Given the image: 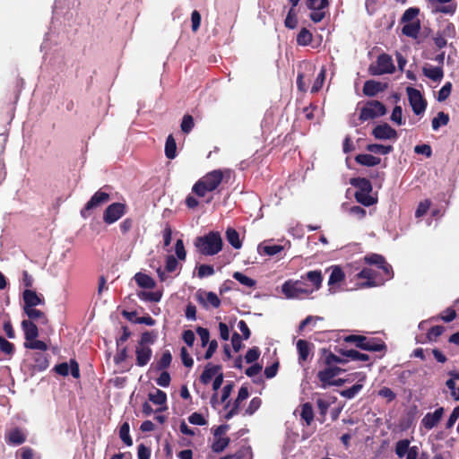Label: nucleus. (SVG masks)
I'll return each mask as SVG.
<instances>
[{
  "mask_svg": "<svg viewBox=\"0 0 459 459\" xmlns=\"http://www.w3.org/2000/svg\"><path fill=\"white\" fill-rule=\"evenodd\" d=\"M137 285L143 289H153L156 286L155 281L146 273H137L134 277Z\"/></svg>",
  "mask_w": 459,
  "mask_h": 459,
  "instance_id": "nucleus-33",
  "label": "nucleus"
},
{
  "mask_svg": "<svg viewBox=\"0 0 459 459\" xmlns=\"http://www.w3.org/2000/svg\"><path fill=\"white\" fill-rule=\"evenodd\" d=\"M247 457V459H253V452L251 446H242L236 453L232 455H228L220 459H243Z\"/></svg>",
  "mask_w": 459,
  "mask_h": 459,
  "instance_id": "nucleus-36",
  "label": "nucleus"
},
{
  "mask_svg": "<svg viewBox=\"0 0 459 459\" xmlns=\"http://www.w3.org/2000/svg\"><path fill=\"white\" fill-rule=\"evenodd\" d=\"M323 368L319 370L316 374L317 379L320 381V386L322 388H327L331 386V381L339 376L344 369L341 368L338 366H322Z\"/></svg>",
  "mask_w": 459,
  "mask_h": 459,
  "instance_id": "nucleus-9",
  "label": "nucleus"
},
{
  "mask_svg": "<svg viewBox=\"0 0 459 459\" xmlns=\"http://www.w3.org/2000/svg\"><path fill=\"white\" fill-rule=\"evenodd\" d=\"M354 160L358 164L366 167H375L381 162V159L379 157L372 154H358L355 156Z\"/></svg>",
  "mask_w": 459,
  "mask_h": 459,
  "instance_id": "nucleus-31",
  "label": "nucleus"
},
{
  "mask_svg": "<svg viewBox=\"0 0 459 459\" xmlns=\"http://www.w3.org/2000/svg\"><path fill=\"white\" fill-rule=\"evenodd\" d=\"M221 369V366L220 365H212L211 363L207 364L200 376V381L204 385H208L212 377L220 373Z\"/></svg>",
  "mask_w": 459,
  "mask_h": 459,
  "instance_id": "nucleus-25",
  "label": "nucleus"
},
{
  "mask_svg": "<svg viewBox=\"0 0 459 459\" xmlns=\"http://www.w3.org/2000/svg\"><path fill=\"white\" fill-rule=\"evenodd\" d=\"M329 0H306V6L311 11L309 18L315 23L322 22L329 7Z\"/></svg>",
  "mask_w": 459,
  "mask_h": 459,
  "instance_id": "nucleus-5",
  "label": "nucleus"
},
{
  "mask_svg": "<svg viewBox=\"0 0 459 459\" xmlns=\"http://www.w3.org/2000/svg\"><path fill=\"white\" fill-rule=\"evenodd\" d=\"M445 331V327L442 325L432 326L427 333V339L429 342H436Z\"/></svg>",
  "mask_w": 459,
  "mask_h": 459,
  "instance_id": "nucleus-61",
  "label": "nucleus"
},
{
  "mask_svg": "<svg viewBox=\"0 0 459 459\" xmlns=\"http://www.w3.org/2000/svg\"><path fill=\"white\" fill-rule=\"evenodd\" d=\"M136 355V365L139 367H144L150 361L152 351L147 346L138 345L135 349Z\"/></svg>",
  "mask_w": 459,
  "mask_h": 459,
  "instance_id": "nucleus-24",
  "label": "nucleus"
},
{
  "mask_svg": "<svg viewBox=\"0 0 459 459\" xmlns=\"http://www.w3.org/2000/svg\"><path fill=\"white\" fill-rule=\"evenodd\" d=\"M23 309L35 307L39 305L45 304V299L41 294H38L35 290L27 289L22 292Z\"/></svg>",
  "mask_w": 459,
  "mask_h": 459,
  "instance_id": "nucleus-15",
  "label": "nucleus"
},
{
  "mask_svg": "<svg viewBox=\"0 0 459 459\" xmlns=\"http://www.w3.org/2000/svg\"><path fill=\"white\" fill-rule=\"evenodd\" d=\"M198 300L200 303H202L204 306H206V301L211 304V306L214 308H218L221 306V300L218 298V296L212 292L209 291L206 293V300H204L202 297H199Z\"/></svg>",
  "mask_w": 459,
  "mask_h": 459,
  "instance_id": "nucleus-55",
  "label": "nucleus"
},
{
  "mask_svg": "<svg viewBox=\"0 0 459 459\" xmlns=\"http://www.w3.org/2000/svg\"><path fill=\"white\" fill-rule=\"evenodd\" d=\"M138 297L142 300H146V301H150V302H159L162 297V293L160 291H152V292L141 291L138 294Z\"/></svg>",
  "mask_w": 459,
  "mask_h": 459,
  "instance_id": "nucleus-57",
  "label": "nucleus"
},
{
  "mask_svg": "<svg viewBox=\"0 0 459 459\" xmlns=\"http://www.w3.org/2000/svg\"><path fill=\"white\" fill-rule=\"evenodd\" d=\"M336 352L346 357L351 360H360V361H368L369 360V356L366 353H361L356 350H346L342 348H339L335 350Z\"/></svg>",
  "mask_w": 459,
  "mask_h": 459,
  "instance_id": "nucleus-27",
  "label": "nucleus"
},
{
  "mask_svg": "<svg viewBox=\"0 0 459 459\" xmlns=\"http://www.w3.org/2000/svg\"><path fill=\"white\" fill-rule=\"evenodd\" d=\"M410 105L415 115L422 114L427 108V100L423 98L420 91L412 87L406 89Z\"/></svg>",
  "mask_w": 459,
  "mask_h": 459,
  "instance_id": "nucleus-8",
  "label": "nucleus"
},
{
  "mask_svg": "<svg viewBox=\"0 0 459 459\" xmlns=\"http://www.w3.org/2000/svg\"><path fill=\"white\" fill-rule=\"evenodd\" d=\"M165 155L169 160H172L177 156V143L172 134H169L166 139Z\"/></svg>",
  "mask_w": 459,
  "mask_h": 459,
  "instance_id": "nucleus-37",
  "label": "nucleus"
},
{
  "mask_svg": "<svg viewBox=\"0 0 459 459\" xmlns=\"http://www.w3.org/2000/svg\"><path fill=\"white\" fill-rule=\"evenodd\" d=\"M395 71L392 56L386 53L380 54L376 64H371L368 72L371 75H382L385 74H393Z\"/></svg>",
  "mask_w": 459,
  "mask_h": 459,
  "instance_id": "nucleus-4",
  "label": "nucleus"
},
{
  "mask_svg": "<svg viewBox=\"0 0 459 459\" xmlns=\"http://www.w3.org/2000/svg\"><path fill=\"white\" fill-rule=\"evenodd\" d=\"M420 9L417 7L408 8L401 18V22H412L413 20L419 15Z\"/></svg>",
  "mask_w": 459,
  "mask_h": 459,
  "instance_id": "nucleus-59",
  "label": "nucleus"
},
{
  "mask_svg": "<svg viewBox=\"0 0 459 459\" xmlns=\"http://www.w3.org/2000/svg\"><path fill=\"white\" fill-rule=\"evenodd\" d=\"M452 91V83L450 82H446L442 88L439 90L437 94V100L439 102H443L450 96Z\"/></svg>",
  "mask_w": 459,
  "mask_h": 459,
  "instance_id": "nucleus-62",
  "label": "nucleus"
},
{
  "mask_svg": "<svg viewBox=\"0 0 459 459\" xmlns=\"http://www.w3.org/2000/svg\"><path fill=\"white\" fill-rule=\"evenodd\" d=\"M32 368L34 371L41 372L49 366V356L45 352H35L32 354Z\"/></svg>",
  "mask_w": 459,
  "mask_h": 459,
  "instance_id": "nucleus-21",
  "label": "nucleus"
},
{
  "mask_svg": "<svg viewBox=\"0 0 459 459\" xmlns=\"http://www.w3.org/2000/svg\"><path fill=\"white\" fill-rule=\"evenodd\" d=\"M405 23L406 24H404L402 29L403 34L407 37L412 38V39H417L418 35L420 33V20H416L412 22H405Z\"/></svg>",
  "mask_w": 459,
  "mask_h": 459,
  "instance_id": "nucleus-34",
  "label": "nucleus"
},
{
  "mask_svg": "<svg viewBox=\"0 0 459 459\" xmlns=\"http://www.w3.org/2000/svg\"><path fill=\"white\" fill-rule=\"evenodd\" d=\"M351 185L357 188L356 192L370 194L372 191L371 182L366 178H353L351 179Z\"/></svg>",
  "mask_w": 459,
  "mask_h": 459,
  "instance_id": "nucleus-28",
  "label": "nucleus"
},
{
  "mask_svg": "<svg viewBox=\"0 0 459 459\" xmlns=\"http://www.w3.org/2000/svg\"><path fill=\"white\" fill-rule=\"evenodd\" d=\"M354 196L356 201L364 206H371L377 203V198H374L369 194L355 192Z\"/></svg>",
  "mask_w": 459,
  "mask_h": 459,
  "instance_id": "nucleus-46",
  "label": "nucleus"
},
{
  "mask_svg": "<svg viewBox=\"0 0 459 459\" xmlns=\"http://www.w3.org/2000/svg\"><path fill=\"white\" fill-rule=\"evenodd\" d=\"M24 347L26 349L30 350H39L41 351H46L48 350V345L45 342L33 339V341H29L24 342Z\"/></svg>",
  "mask_w": 459,
  "mask_h": 459,
  "instance_id": "nucleus-60",
  "label": "nucleus"
},
{
  "mask_svg": "<svg viewBox=\"0 0 459 459\" xmlns=\"http://www.w3.org/2000/svg\"><path fill=\"white\" fill-rule=\"evenodd\" d=\"M110 200L109 194L101 190L97 191L91 199L86 203L84 207L81 210V216L84 219L91 215V211L96 209Z\"/></svg>",
  "mask_w": 459,
  "mask_h": 459,
  "instance_id": "nucleus-6",
  "label": "nucleus"
},
{
  "mask_svg": "<svg viewBox=\"0 0 459 459\" xmlns=\"http://www.w3.org/2000/svg\"><path fill=\"white\" fill-rule=\"evenodd\" d=\"M295 8L296 7H290L284 21L285 27L290 30L295 29L298 25V19Z\"/></svg>",
  "mask_w": 459,
  "mask_h": 459,
  "instance_id": "nucleus-53",
  "label": "nucleus"
},
{
  "mask_svg": "<svg viewBox=\"0 0 459 459\" xmlns=\"http://www.w3.org/2000/svg\"><path fill=\"white\" fill-rule=\"evenodd\" d=\"M386 108L379 100L367 101L364 107L360 109L359 119L361 122L375 119L378 117L385 115Z\"/></svg>",
  "mask_w": 459,
  "mask_h": 459,
  "instance_id": "nucleus-3",
  "label": "nucleus"
},
{
  "mask_svg": "<svg viewBox=\"0 0 459 459\" xmlns=\"http://www.w3.org/2000/svg\"><path fill=\"white\" fill-rule=\"evenodd\" d=\"M372 134L376 139L378 140H395L398 137L396 130L391 127V126L387 123L375 126L372 130Z\"/></svg>",
  "mask_w": 459,
  "mask_h": 459,
  "instance_id": "nucleus-12",
  "label": "nucleus"
},
{
  "mask_svg": "<svg viewBox=\"0 0 459 459\" xmlns=\"http://www.w3.org/2000/svg\"><path fill=\"white\" fill-rule=\"evenodd\" d=\"M359 279H366L367 281L362 283L363 287H375L381 283L377 279V272L371 268H363L358 274Z\"/></svg>",
  "mask_w": 459,
  "mask_h": 459,
  "instance_id": "nucleus-19",
  "label": "nucleus"
},
{
  "mask_svg": "<svg viewBox=\"0 0 459 459\" xmlns=\"http://www.w3.org/2000/svg\"><path fill=\"white\" fill-rule=\"evenodd\" d=\"M148 398L154 404L163 405L167 402V394L165 392L156 389L155 393H150Z\"/></svg>",
  "mask_w": 459,
  "mask_h": 459,
  "instance_id": "nucleus-50",
  "label": "nucleus"
},
{
  "mask_svg": "<svg viewBox=\"0 0 459 459\" xmlns=\"http://www.w3.org/2000/svg\"><path fill=\"white\" fill-rule=\"evenodd\" d=\"M171 361H172L171 353L169 351L167 350L162 353L160 359L156 362L154 368L157 371L164 370L170 366Z\"/></svg>",
  "mask_w": 459,
  "mask_h": 459,
  "instance_id": "nucleus-41",
  "label": "nucleus"
},
{
  "mask_svg": "<svg viewBox=\"0 0 459 459\" xmlns=\"http://www.w3.org/2000/svg\"><path fill=\"white\" fill-rule=\"evenodd\" d=\"M223 171L214 169L198 179L192 187V192L199 197H204L208 192L215 191L223 180Z\"/></svg>",
  "mask_w": 459,
  "mask_h": 459,
  "instance_id": "nucleus-1",
  "label": "nucleus"
},
{
  "mask_svg": "<svg viewBox=\"0 0 459 459\" xmlns=\"http://www.w3.org/2000/svg\"><path fill=\"white\" fill-rule=\"evenodd\" d=\"M365 262L368 264H374L381 269L386 279H391L394 275L392 266L385 261L382 255L370 254L365 256Z\"/></svg>",
  "mask_w": 459,
  "mask_h": 459,
  "instance_id": "nucleus-11",
  "label": "nucleus"
},
{
  "mask_svg": "<svg viewBox=\"0 0 459 459\" xmlns=\"http://www.w3.org/2000/svg\"><path fill=\"white\" fill-rule=\"evenodd\" d=\"M390 119L392 122L395 123L398 126H402L405 124V120L403 117V108L401 106H395L393 108Z\"/></svg>",
  "mask_w": 459,
  "mask_h": 459,
  "instance_id": "nucleus-58",
  "label": "nucleus"
},
{
  "mask_svg": "<svg viewBox=\"0 0 459 459\" xmlns=\"http://www.w3.org/2000/svg\"><path fill=\"white\" fill-rule=\"evenodd\" d=\"M195 122L193 117L189 114L184 115L180 125L181 131L188 134L193 130Z\"/></svg>",
  "mask_w": 459,
  "mask_h": 459,
  "instance_id": "nucleus-56",
  "label": "nucleus"
},
{
  "mask_svg": "<svg viewBox=\"0 0 459 459\" xmlns=\"http://www.w3.org/2000/svg\"><path fill=\"white\" fill-rule=\"evenodd\" d=\"M366 150L372 153L385 155L393 152L392 145H384L380 143H369L366 146Z\"/></svg>",
  "mask_w": 459,
  "mask_h": 459,
  "instance_id": "nucleus-39",
  "label": "nucleus"
},
{
  "mask_svg": "<svg viewBox=\"0 0 459 459\" xmlns=\"http://www.w3.org/2000/svg\"><path fill=\"white\" fill-rule=\"evenodd\" d=\"M301 419L306 421V424L309 426L314 420V411L311 403H306L301 407Z\"/></svg>",
  "mask_w": 459,
  "mask_h": 459,
  "instance_id": "nucleus-44",
  "label": "nucleus"
},
{
  "mask_svg": "<svg viewBox=\"0 0 459 459\" xmlns=\"http://www.w3.org/2000/svg\"><path fill=\"white\" fill-rule=\"evenodd\" d=\"M409 439H401L395 444V454L399 458H403L411 449Z\"/></svg>",
  "mask_w": 459,
  "mask_h": 459,
  "instance_id": "nucleus-45",
  "label": "nucleus"
},
{
  "mask_svg": "<svg viewBox=\"0 0 459 459\" xmlns=\"http://www.w3.org/2000/svg\"><path fill=\"white\" fill-rule=\"evenodd\" d=\"M325 75H326V69L325 66H323L312 85L311 93H316L322 89L325 80Z\"/></svg>",
  "mask_w": 459,
  "mask_h": 459,
  "instance_id": "nucleus-47",
  "label": "nucleus"
},
{
  "mask_svg": "<svg viewBox=\"0 0 459 459\" xmlns=\"http://www.w3.org/2000/svg\"><path fill=\"white\" fill-rule=\"evenodd\" d=\"M359 349L368 351H382L386 350V345L381 339L366 337V341L359 345Z\"/></svg>",
  "mask_w": 459,
  "mask_h": 459,
  "instance_id": "nucleus-20",
  "label": "nucleus"
},
{
  "mask_svg": "<svg viewBox=\"0 0 459 459\" xmlns=\"http://www.w3.org/2000/svg\"><path fill=\"white\" fill-rule=\"evenodd\" d=\"M230 441V437H214V441L212 445V451L215 453L222 452L229 446Z\"/></svg>",
  "mask_w": 459,
  "mask_h": 459,
  "instance_id": "nucleus-48",
  "label": "nucleus"
},
{
  "mask_svg": "<svg viewBox=\"0 0 459 459\" xmlns=\"http://www.w3.org/2000/svg\"><path fill=\"white\" fill-rule=\"evenodd\" d=\"M158 338V333L156 331H145L141 335L139 345L145 346L147 344H153Z\"/></svg>",
  "mask_w": 459,
  "mask_h": 459,
  "instance_id": "nucleus-51",
  "label": "nucleus"
},
{
  "mask_svg": "<svg viewBox=\"0 0 459 459\" xmlns=\"http://www.w3.org/2000/svg\"><path fill=\"white\" fill-rule=\"evenodd\" d=\"M363 388V385L360 383H356L351 387L342 390L340 392L341 396L346 399L354 398Z\"/></svg>",
  "mask_w": 459,
  "mask_h": 459,
  "instance_id": "nucleus-49",
  "label": "nucleus"
},
{
  "mask_svg": "<svg viewBox=\"0 0 459 459\" xmlns=\"http://www.w3.org/2000/svg\"><path fill=\"white\" fill-rule=\"evenodd\" d=\"M423 74L433 82H440L444 77V71L441 66H424L422 68Z\"/></svg>",
  "mask_w": 459,
  "mask_h": 459,
  "instance_id": "nucleus-30",
  "label": "nucleus"
},
{
  "mask_svg": "<svg viewBox=\"0 0 459 459\" xmlns=\"http://www.w3.org/2000/svg\"><path fill=\"white\" fill-rule=\"evenodd\" d=\"M312 40L313 35L307 28H302L297 35V44L299 46H308Z\"/></svg>",
  "mask_w": 459,
  "mask_h": 459,
  "instance_id": "nucleus-43",
  "label": "nucleus"
},
{
  "mask_svg": "<svg viewBox=\"0 0 459 459\" xmlns=\"http://www.w3.org/2000/svg\"><path fill=\"white\" fill-rule=\"evenodd\" d=\"M22 327L24 332V337L26 342L33 341L39 336V329L36 324L30 320H23L22 322Z\"/></svg>",
  "mask_w": 459,
  "mask_h": 459,
  "instance_id": "nucleus-26",
  "label": "nucleus"
},
{
  "mask_svg": "<svg viewBox=\"0 0 459 459\" xmlns=\"http://www.w3.org/2000/svg\"><path fill=\"white\" fill-rule=\"evenodd\" d=\"M226 238L228 242L236 249L242 247V242L239 239L238 232L233 228H228L226 230Z\"/></svg>",
  "mask_w": 459,
  "mask_h": 459,
  "instance_id": "nucleus-40",
  "label": "nucleus"
},
{
  "mask_svg": "<svg viewBox=\"0 0 459 459\" xmlns=\"http://www.w3.org/2000/svg\"><path fill=\"white\" fill-rule=\"evenodd\" d=\"M284 249L281 245L262 243L258 246V252L262 255L273 256L281 253Z\"/></svg>",
  "mask_w": 459,
  "mask_h": 459,
  "instance_id": "nucleus-29",
  "label": "nucleus"
},
{
  "mask_svg": "<svg viewBox=\"0 0 459 459\" xmlns=\"http://www.w3.org/2000/svg\"><path fill=\"white\" fill-rule=\"evenodd\" d=\"M449 123V115L440 111L437 113V117L432 119L431 126L432 129L437 131L442 126H446Z\"/></svg>",
  "mask_w": 459,
  "mask_h": 459,
  "instance_id": "nucleus-42",
  "label": "nucleus"
},
{
  "mask_svg": "<svg viewBox=\"0 0 459 459\" xmlns=\"http://www.w3.org/2000/svg\"><path fill=\"white\" fill-rule=\"evenodd\" d=\"M310 345L311 344L306 340L299 339L297 342V350L299 362H304L308 359L310 353Z\"/></svg>",
  "mask_w": 459,
  "mask_h": 459,
  "instance_id": "nucleus-35",
  "label": "nucleus"
},
{
  "mask_svg": "<svg viewBox=\"0 0 459 459\" xmlns=\"http://www.w3.org/2000/svg\"><path fill=\"white\" fill-rule=\"evenodd\" d=\"M126 212V204L123 203H113L109 204L103 212V221L106 224H113L123 217Z\"/></svg>",
  "mask_w": 459,
  "mask_h": 459,
  "instance_id": "nucleus-7",
  "label": "nucleus"
},
{
  "mask_svg": "<svg viewBox=\"0 0 459 459\" xmlns=\"http://www.w3.org/2000/svg\"><path fill=\"white\" fill-rule=\"evenodd\" d=\"M195 246L203 255H214L221 251L223 242L219 232L210 231L204 236L197 237Z\"/></svg>",
  "mask_w": 459,
  "mask_h": 459,
  "instance_id": "nucleus-2",
  "label": "nucleus"
},
{
  "mask_svg": "<svg viewBox=\"0 0 459 459\" xmlns=\"http://www.w3.org/2000/svg\"><path fill=\"white\" fill-rule=\"evenodd\" d=\"M348 359H342L331 351L323 348L320 350V357L317 360L319 366H337V364H345Z\"/></svg>",
  "mask_w": 459,
  "mask_h": 459,
  "instance_id": "nucleus-13",
  "label": "nucleus"
},
{
  "mask_svg": "<svg viewBox=\"0 0 459 459\" xmlns=\"http://www.w3.org/2000/svg\"><path fill=\"white\" fill-rule=\"evenodd\" d=\"M232 276L236 281L247 287L253 288L256 285V281L254 279L245 275L240 272H235Z\"/></svg>",
  "mask_w": 459,
  "mask_h": 459,
  "instance_id": "nucleus-54",
  "label": "nucleus"
},
{
  "mask_svg": "<svg viewBox=\"0 0 459 459\" xmlns=\"http://www.w3.org/2000/svg\"><path fill=\"white\" fill-rule=\"evenodd\" d=\"M430 204H431V203L429 199L421 201L419 204V205L415 211V217L420 218V217L424 216L428 212V211L430 207Z\"/></svg>",
  "mask_w": 459,
  "mask_h": 459,
  "instance_id": "nucleus-64",
  "label": "nucleus"
},
{
  "mask_svg": "<svg viewBox=\"0 0 459 459\" xmlns=\"http://www.w3.org/2000/svg\"><path fill=\"white\" fill-rule=\"evenodd\" d=\"M5 441L12 446H20L26 441V434L20 428H14L5 434Z\"/></svg>",
  "mask_w": 459,
  "mask_h": 459,
  "instance_id": "nucleus-18",
  "label": "nucleus"
},
{
  "mask_svg": "<svg viewBox=\"0 0 459 459\" xmlns=\"http://www.w3.org/2000/svg\"><path fill=\"white\" fill-rule=\"evenodd\" d=\"M281 292L290 299H299L311 295V290L299 288L294 284V280H288L281 285Z\"/></svg>",
  "mask_w": 459,
  "mask_h": 459,
  "instance_id": "nucleus-10",
  "label": "nucleus"
},
{
  "mask_svg": "<svg viewBox=\"0 0 459 459\" xmlns=\"http://www.w3.org/2000/svg\"><path fill=\"white\" fill-rule=\"evenodd\" d=\"M444 408L439 407L434 412H428L421 420V425L428 430L435 428L444 415Z\"/></svg>",
  "mask_w": 459,
  "mask_h": 459,
  "instance_id": "nucleus-17",
  "label": "nucleus"
},
{
  "mask_svg": "<svg viewBox=\"0 0 459 459\" xmlns=\"http://www.w3.org/2000/svg\"><path fill=\"white\" fill-rule=\"evenodd\" d=\"M249 395L248 388L247 386L242 385L239 390L236 400L233 403L234 407L239 410L240 404L243 401H245Z\"/></svg>",
  "mask_w": 459,
  "mask_h": 459,
  "instance_id": "nucleus-63",
  "label": "nucleus"
},
{
  "mask_svg": "<svg viewBox=\"0 0 459 459\" xmlns=\"http://www.w3.org/2000/svg\"><path fill=\"white\" fill-rule=\"evenodd\" d=\"M336 401V397H329V398H318L316 400V406L318 408L319 413L322 417H325L327 414L329 407L334 403Z\"/></svg>",
  "mask_w": 459,
  "mask_h": 459,
  "instance_id": "nucleus-38",
  "label": "nucleus"
},
{
  "mask_svg": "<svg viewBox=\"0 0 459 459\" xmlns=\"http://www.w3.org/2000/svg\"><path fill=\"white\" fill-rule=\"evenodd\" d=\"M69 369H71V375L74 378L80 377V368L79 364L75 359H70L69 364L66 362H62L55 366L54 370L60 376L66 377L69 374Z\"/></svg>",
  "mask_w": 459,
  "mask_h": 459,
  "instance_id": "nucleus-16",
  "label": "nucleus"
},
{
  "mask_svg": "<svg viewBox=\"0 0 459 459\" xmlns=\"http://www.w3.org/2000/svg\"><path fill=\"white\" fill-rule=\"evenodd\" d=\"M386 85L374 80H368L363 85V94L368 97H374L385 89Z\"/></svg>",
  "mask_w": 459,
  "mask_h": 459,
  "instance_id": "nucleus-23",
  "label": "nucleus"
},
{
  "mask_svg": "<svg viewBox=\"0 0 459 459\" xmlns=\"http://www.w3.org/2000/svg\"><path fill=\"white\" fill-rule=\"evenodd\" d=\"M301 278L306 280L308 283L307 286L310 287L308 290H311V294L314 291L320 290L322 287L323 274L321 270L308 271L305 274H302Z\"/></svg>",
  "mask_w": 459,
  "mask_h": 459,
  "instance_id": "nucleus-14",
  "label": "nucleus"
},
{
  "mask_svg": "<svg viewBox=\"0 0 459 459\" xmlns=\"http://www.w3.org/2000/svg\"><path fill=\"white\" fill-rule=\"evenodd\" d=\"M130 431V426L128 422H124L119 429V437L122 439V441L127 446H131L133 445L132 437L129 434Z\"/></svg>",
  "mask_w": 459,
  "mask_h": 459,
  "instance_id": "nucleus-52",
  "label": "nucleus"
},
{
  "mask_svg": "<svg viewBox=\"0 0 459 459\" xmlns=\"http://www.w3.org/2000/svg\"><path fill=\"white\" fill-rule=\"evenodd\" d=\"M23 311L29 317L28 320H30L32 322L38 321L43 325H47L48 323V319L46 314L41 310L37 309L36 307L30 308H24Z\"/></svg>",
  "mask_w": 459,
  "mask_h": 459,
  "instance_id": "nucleus-32",
  "label": "nucleus"
},
{
  "mask_svg": "<svg viewBox=\"0 0 459 459\" xmlns=\"http://www.w3.org/2000/svg\"><path fill=\"white\" fill-rule=\"evenodd\" d=\"M345 278L343 271L339 266H334L328 280L329 294L336 293L335 284L342 282Z\"/></svg>",
  "mask_w": 459,
  "mask_h": 459,
  "instance_id": "nucleus-22",
  "label": "nucleus"
}]
</instances>
